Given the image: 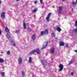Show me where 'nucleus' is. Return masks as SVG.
Returning a JSON list of instances; mask_svg holds the SVG:
<instances>
[{
  "label": "nucleus",
  "mask_w": 77,
  "mask_h": 77,
  "mask_svg": "<svg viewBox=\"0 0 77 77\" xmlns=\"http://www.w3.org/2000/svg\"><path fill=\"white\" fill-rule=\"evenodd\" d=\"M35 52H36L38 54H39V51L38 49H37V50H35Z\"/></svg>",
  "instance_id": "5701e85b"
},
{
  "label": "nucleus",
  "mask_w": 77,
  "mask_h": 77,
  "mask_svg": "<svg viewBox=\"0 0 77 77\" xmlns=\"http://www.w3.org/2000/svg\"><path fill=\"white\" fill-rule=\"evenodd\" d=\"M74 32L75 33H77V27L74 30Z\"/></svg>",
  "instance_id": "a878e982"
},
{
  "label": "nucleus",
  "mask_w": 77,
  "mask_h": 77,
  "mask_svg": "<svg viewBox=\"0 0 77 77\" xmlns=\"http://www.w3.org/2000/svg\"><path fill=\"white\" fill-rule=\"evenodd\" d=\"M55 30H57L58 31V32H60V31L61 30L60 28V27H59L58 26H56V27L55 28Z\"/></svg>",
  "instance_id": "423d86ee"
},
{
  "label": "nucleus",
  "mask_w": 77,
  "mask_h": 77,
  "mask_svg": "<svg viewBox=\"0 0 77 77\" xmlns=\"http://www.w3.org/2000/svg\"><path fill=\"white\" fill-rule=\"evenodd\" d=\"M66 47L67 48H68V47H69V46H68V45H66Z\"/></svg>",
  "instance_id": "72a5a7b5"
},
{
  "label": "nucleus",
  "mask_w": 77,
  "mask_h": 77,
  "mask_svg": "<svg viewBox=\"0 0 77 77\" xmlns=\"http://www.w3.org/2000/svg\"><path fill=\"white\" fill-rule=\"evenodd\" d=\"M48 30L47 29H46L44 32V33L45 35H47V34H48Z\"/></svg>",
  "instance_id": "a211bd4d"
},
{
  "label": "nucleus",
  "mask_w": 77,
  "mask_h": 77,
  "mask_svg": "<svg viewBox=\"0 0 77 77\" xmlns=\"http://www.w3.org/2000/svg\"><path fill=\"white\" fill-rule=\"evenodd\" d=\"M32 57H29V63H31L32 62Z\"/></svg>",
  "instance_id": "6ab92c4d"
},
{
  "label": "nucleus",
  "mask_w": 77,
  "mask_h": 77,
  "mask_svg": "<svg viewBox=\"0 0 77 77\" xmlns=\"http://www.w3.org/2000/svg\"><path fill=\"white\" fill-rule=\"evenodd\" d=\"M51 15V13H49L48 15L46 17V20L47 21H50V17Z\"/></svg>",
  "instance_id": "7ed1b4c3"
},
{
  "label": "nucleus",
  "mask_w": 77,
  "mask_h": 77,
  "mask_svg": "<svg viewBox=\"0 0 77 77\" xmlns=\"http://www.w3.org/2000/svg\"><path fill=\"white\" fill-rule=\"evenodd\" d=\"M18 61L19 65H21L22 64V58L21 57L19 58Z\"/></svg>",
  "instance_id": "39448f33"
},
{
  "label": "nucleus",
  "mask_w": 77,
  "mask_h": 77,
  "mask_svg": "<svg viewBox=\"0 0 77 77\" xmlns=\"http://www.w3.org/2000/svg\"><path fill=\"white\" fill-rule=\"evenodd\" d=\"M75 52H76V53H77V50H75L74 51Z\"/></svg>",
  "instance_id": "c9c22d12"
},
{
  "label": "nucleus",
  "mask_w": 77,
  "mask_h": 77,
  "mask_svg": "<svg viewBox=\"0 0 77 77\" xmlns=\"http://www.w3.org/2000/svg\"><path fill=\"white\" fill-rule=\"evenodd\" d=\"M62 8L61 7H59V10L58 11V12L59 13H60L62 11Z\"/></svg>",
  "instance_id": "9b49d317"
},
{
  "label": "nucleus",
  "mask_w": 77,
  "mask_h": 77,
  "mask_svg": "<svg viewBox=\"0 0 77 77\" xmlns=\"http://www.w3.org/2000/svg\"><path fill=\"white\" fill-rule=\"evenodd\" d=\"M37 11V8H35V9L32 11V12L34 13L36 11Z\"/></svg>",
  "instance_id": "412c9836"
},
{
  "label": "nucleus",
  "mask_w": 77,
  "mask_h": 77,
  "mask_svg": "<svg viewBox=\"0 0 77 77\" xmlns=\"http://www.w3.org/2000/svg\"><path fill=\"white\" fill-rule=\"evenodd\" d=\"M73 11H74V9L72 8V12H73Z\"/></svg>",
  "instance_id": "e433bc0d"
},
{
  "label": "nucleus",
  "mask_w": 77,
  "mask_h": 77,
  "mask_svg": "<svg viewBox=\"0 0 77 77\" xmlns=\"http://www.w3.org/2000/svg\"><path fill=\"white\" fill-rule=\"evenodd\" d=\"M55 50V49H54V48H51V53H54Z\"/></svg>",
  "instance_id": "2eb2a0df"
},
{
  "label": "nucleus",
  "mask_w": 77,
  "mask_h": 77,
  "mask_svg": "<svg viewBox=\"0 0 77 77\" xmlns=\"http://www.w3.org/2000/svg\"><path fill=\"white\" fill-rule=\"evenodd\" d=\"M5 31L7 33L6 35L7 38H8V39L9 40V41L10 40H11L12 38H11V36H10V35H9V29H8L7 27H5Z\"/></svg>",
  "instance_id": "f257e3e1"
},
{
  "label": "nucleus",
  "mask_w": 77,
  "mask_h": 77,
  "mask_svg": "<svg viewBox=\"0 0 77 77\" xmlns=\"http://www.w3.org/2000/svg\"><path fill=\"white\" fill-rule=\"evenodd\" d=\"M72 5H73V7H75V6L76 5V4H77V0H76V2H73L72 3Z\"/></svg>",
  "instance_id": "1a4fd4ad"
},
{
  "label": "nucleus",
  "mask_w": 77,
  "mask_h": 77,
  "mask_svg": "<svg viewBox=\"0 0 77 77\" xmlns=\"http://www.w3.org/2000/svg\"><path fill=\"white\" fill-rule=\"evenodd\" d=\"M74 60L72 59L69 62V65H70V64H72V63H74Z\"/></svg>",
  "instance_id": "4468645a"
},
{
  "label": "nucleus",
  "mask_w": 77,
  "mask_h": 77,
  "mask_svg": "<svg viewBox=\"0 0 77 77\" xmlns=\"http://www.w3.org/2000/svg\"><path fill=\"white\" fill-rule=\"evenodd\" d=\"M26 26H27V25H26V24L25 23H23V28L24 29H26V28H27L26 27Z\"/></svg>",
  "instance_id": "ddd939ff"
},
{
  "label": "nucleus",
  "mask_w": 77,
  "mask_h": 77,
  "mask_svg": "<svg viewBox=\"0 0 77 77\" xmlns=\"http://www.w3.org/2000/svg\"><path fill=\"white\" fill-rule=\"evenodd\" d=\"M34 3L35 4H36L37 3H38L37 1H35L34 2Z\"/></svg>",
  "instance_id": "2f4dec72"
},
{
  "label": "nucleus",
  "mask_w": 77,
  "mask_h": 77,
  "mask_svg": "<svg viewBox=\"0 0 77 77\" xmlns=\"http://www.w3.org/2000/svg\"><path fill=\"white\" fill-rule=\"evenodd\" d=\"M4 62V60L2 58L0 59V63H3Z\"/></svg>",
  "instance_id": "aec40b11"
},
{
  "label": "nucleus",
  "mask_w": 77,
  "mask_h": 77,
  "mask_svg": "<svg viewBox=\"0 0 77 77\" xmlns=\"http://www.w3.org/2000/svg\"><path fill=\"white\" fill-rule=\"evenodd\" d=\"M41 62L42 63L43 65L44 66H46V65H47V62H46V61L45 60H42L41 61Z\"/></svg>",
  "instance_id": "20e7f679"
},
{
  "label": "nucleus",
  "mask_w": 77,
  "mask_h": 77,
  "mask_svg": "<svg viewBox=\"0 0 77 77\" xmlns=\"http://www.w3.org/2000/svg\"><path fill=\"white\" fill-rule=\"evenodd\" d=\"M1 74L2 77H3V76L5 75V73L4 72H2L1 73Z\"/></svg>",
  "instance_id": "b1692460"
},
{
  "label": "nucleus",
  "mask_w": 77,
  "mask_h": 77,
  "mask_svg": "<svg viewBox=\"0 0 77 77\" xmlns=\"http://www.w3.org/2000/svg\"><path fill=\"white\" fill-rule=\"evenodd\" d=\"M15 33H20L19 30L16 31Z\"/></svg>",
  "instance_id": "bb28decb"
},
{
  "label": "nucleus",
  "mask_w": 77,
  "mask_h": 77,
  "mask_svg": "<svg viewBox=\"0 0 77 77\" xmlns=\"http://www.w3.org/2000/svg\"><path fill=\"white\" fill-rule=\"evenodd\" d=\"M1 33H2V31L1 30H0V35L1 34Z\"/></svg>",
  "instance_id": "4c0bfd02"
},
{
  "label": "nucleus",
  "mask_w": 77,
  "mask_h": 77,
  "mask_svg": "<svg viewBox=\"0 0 77 77\" xmlns=\"http://www.w3.org/2000/svg\"><path fill=\"white\" fill-rule=\"evenodd\" d=\"M64 44H65L64 43H63V42H61L60 43V46H63V45H64Z\"/></svg>",
  "instance_id": "dca6fc26"
},
{
  "label": "nucleus",
  "mask_w": 77,
  "mask_h": 77,
  "mask_svg": "<svg viewBox=\"0 0 77 77\" xmlns=\"http://www.w3.org/2000/svg\"><path fill=\"white\" fill-rule=\"evenodd\" d=\"M59 68H60V69L59 70V71H62L63 68V66L62 64H60L59 65Z\"/></svg>",
  "instance_id": "f03ea898"
},
{
  "label": "nucleus",
  "mask_w": 77,
  "mask_h": 77,
  "mask_svg": "<svg viewBox=\"0 0 77 77\" xmlns=\"http://www.w3.org/2000/svg\"><path fill=\"white\" fill-rule=\"evenodd\" d=\"M35 52H36V50H34L30 52V54H34Z\"/></svg>",
  "instance_id": "f8f14e48"
},
{
  "label": "nucleus",
  "mask_w": 77,
  "mask_h": 77,
  "mask_svg": "<svg viewBox=\"0 0 77 77\" xmlns=\"http://www.w3.org/2000/svg\"><path fill=\"white\" fill-rule=\"evenodd\" d=\"M20 0H16V2H18V1H19Z\"/></svg>",
  "instance_id": "58836bf2"
},
{
  "label": "nucleus",
  "mask_w": 77,
  "mask_h": 77,
  "mask_svg": "<svg viewBox=\"0 0 77 77\" xmlns=\"http://www.w3.org/2000/svg\"><path fill=\"white\" fill-rule=\"evenodd\" d=\"M73 74H74V73H73V72H71V75H73Z\"/></svg>",
  "instance_id": "473e14b6"
},
{
  "label": "nucleus",
  "mask_w": 77,
  "mask_h": 77,
  "mask_svg": "<svg viewBox=\"0 0 77 77\" xmlns=\"http://www.w3.org/2000/svg\"><path fill=\"white\" fill-rule=\"evenodd\" d=\"M10 41H11V43L13 45H14V47H15L16 45H15V42H14L12 40V39L11 40H10Z\"/></svg>",
  "instance_id": "6e6552de"
},
{
  "label": "nucleus",
  "mask_w": 77,
  "mask_h": 77,
  "mask_svg": "<svg viewBox=\"0 0 77 77\" xmlns=\"http://www.w3.org/2000/svg\"><path fill=\"white\" fill-rule=\"evenodd\" d=\"M51 36L53 37H54V36H55V34L54 33H53L51 34Z\"/></svg>",
  "instance_id": "393cba45"
},
{
  "label": "nucleus",
  "mask_w": 77,
  "mask_h": 77,
  "mask_svg": "<svg viewBox=\"0 0 77 77\" xmlns=\"http://www.w3.org/2000/svg\"><path fill=\"white\" fill-rule=\"evenodd\" d=\"M44 31L42 32L41 33V35H43V34H44Z\"/></svg>",
  "instance_id": "c756f323"
},
{
  "label": "nucleus",
  "mask_w": 77,
  "mask_h": 77,
  "mask_svg": "<svg viewBox=\"0 0 77 77\" xmlns=\"http://www.w3.org/2000/svg\"><path fill=\"white\" fill-rule=\"evenodd\" d=\"M63 2H65V0H62Z\"/></svg>",
  "instance_id": "ea45409f"
},
{
  "label": "nucleus",
  "mask_w": 77,
  "mask_h": 77,
  "mask_svg": "<svg viewBox=\"0 0 77 77\" xmlns=\"http://www.w3.org/2000/svg\"><path fill=\"white\" fill-rule=\"evenodd\" d=\"M28 29L29 31H31V30H32V29H30V28L29 27H28Z\"/></svg>",
  "instance_id": "c85d7f7f"
},
{
  "label": "nucleus",
  "mask_w": 77,
  "mask_h": 77,
  "mask_svg": "<svg viewBox=\"0 0 77 77\" xmlns=\"http://www.w3.org/2000/svg\"><path fill=\"white\" fill-rule=\"evenodd\" d=\"M1 3H2V1L0 0V5H1Z\"/></svg>",
  "instance_id": "f704fd0d"
},
{
  "label": "nucleus",
  "mask_w": 77,
  "mask_h": 77,
  "mask_svg": "<svg viewBox=\"0 0 77 77\" xmlns=\"http://www.w3.org/2000/svg\"><path fill=\"white\" fill-rule=\"evenodd\" d=\"M35 38H36V36L35 35H33L32 36V40H35Z\"/></svg>",
  "instance_id": "f3484780"
},
{
  "label": "nucleus",
  "mask_w": 77,
  "mask_h": 77,
  "mask_svg": "<svg viewBox=\"0 0 77 77\" xmlns=\"http://www.w3.org/2000/svg\"><path fill=\"white\" fill-rule=\"evenodd\" d=\"M22 74L23 76V77H24V76L25 75V72H24L23 71H22Z\"/></svg>",
  "instance_id": "4be33fe9"
},
{
  "label": "nucleus",
  "mask_w": 77,
  "mask_h": 77,
  "mask_svg": "<svg viewBox=\"0 0 77 77\" xmlns=\"http://www.w3.org/2000/svg\"><path fill=\"white\" fill-rule=\"evenodd\" d=\"M7 54H11L10 51H8L7 52Z\"/></svg>",
  "instance_id": "7c9ffc66"
},
{
  "label": "nucleus",
  "mask_w": 77,
  "mask_h": 77,
  "mask_svg": "<svg viewBox=\"0 0 77 77\" xmlns=\"http://www.w3.org/2000/svg\"><path fill=\"white\" fill-rule=\"evenodd\" d=\"M40 2L41 4H42L43 3V0H40Z\"/></svg>",
  "instance_id": "cd10ccee"
},
{
  "label": "nucleus",
  "mask_w": 77,
  "mask_h": 77,
  "mask_svg": "<svg viewBox=\"0 0 77 77\" xmlns=\"http://www.w3.org/2000/svg\"><path fill=\"white\" fill-rule=\"evenodd\" d=\"M48 42H46L45 43V46L44 45H43V47L42 48V49H44V48H46V47H47V46L48 45Z\"/></svg>",
  "instance_id": "9d476101"
},
{
  "label": "nucleus",
  "mask_w": 77,
  "mask_h": 77,
  "mask_svg": "<svg viewBox=\"0 0 77 77\" xmlns=\"http://www.w3.org/2000/svg\"><path fill=\"white\" fill-rule=\"evenodd\" d=\"M1 17L2 18H4L5 17V12H3L1 14Z\"/></svg>",
  "instance_id": "0eeeda50"
}]
</instances>
